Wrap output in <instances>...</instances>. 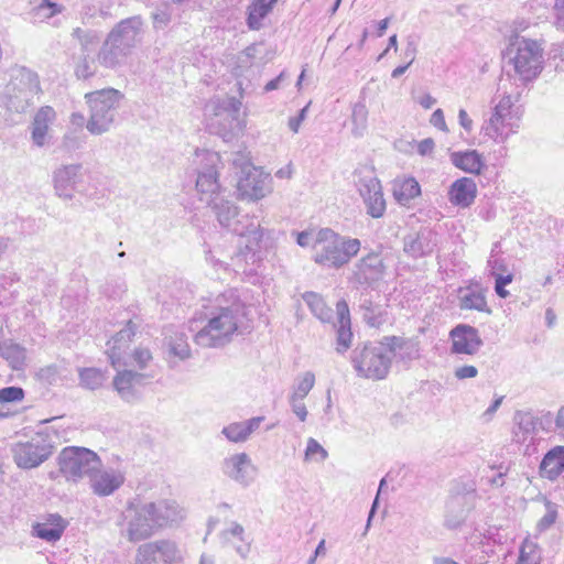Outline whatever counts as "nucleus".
I'll return each mask as SVG.
<instances>
[{"label": "nucleus", "instance_id": "obj_35", "mask_svg": "<svg viewBox=\"0 0 564 564\" xmlns=\"http://www.w3.org/2000/svg\"><path fill=\"white\" fill-rule=\"evenodd\" d=\"M72 37L79 44V53H97L101 46V32L93 29L75 28Z\"/></svg>", "mask_w": 564, "mask_h": 564}, {"label": "nucleus", "instance_id": "obj_20", "mask_svg": "<svg viewBox=\"0 0 564 564\" xmlns=\"http://www.w3.org/2000/svg\"><path fill=\"white\" fill-rule=\"evenodd\" d=\"M148 375L133 371H118L113 378L112 384L120 398L126 402H135L141 399V387L145 386Z\"/></svg>", "mask_w": 564, "mask_h": 564}, {"label": "nucleus", "instance_id": "obj_19", "mask_svg": "<svg viewBox=\"0 0 564 564\" xmlns=\"http://www.w3.org/2000/svg\"><path fill=\"white\" fill-rule=\"evenodd\" d=\"M142 26V18L133 15L117 23L107 36L130 53L140 41Z\"/></svg>", "mask_w": 564, "mask_h": 564}, {"label": "nucleus", "instance_id": "obj_55", "mask_svg": "<svg viewBox=\"0 0 564 564\" xmlns=\"http://www.w3.org/2000/svg\"><path fill=\"white\" fill-rule=\"evenodd\" d=\"M316 454H319V460H325L328 456L326 449L314 438H308L305 449V458L313 459Z\"/></svg>", "mask_w": 564, "mask_h": 564}, {"label": "nucleus", "instance_id": "obj_14", "mask_svg": "<svg viewBox=\"0 0 564 564\" xmlns=\"http://www.w3.org/2000/svg\"><path fill=\"white\" fill-rule=\"evenodd\" d=\"M359 195L366 206L367 214L372 218H381L387 208L380 181L369 173L357 181Z\"/></svg>", "mask_w": 564, "mask_h": 564}, {"label": "nucleus", "instance_id": "obj_21", "mask_svg": "<svg viewBox=\"0 0 564 564\" xmlns=\"http://www.w3.org/2000/svg\"><path fill=\"white\" fill-rule=\"evenodd\" d=\"M452 339V354L475 355L482 346L484 341L477 328L458 324L449 332Z\"/></svg>", "mask_w": 564, "mask_h": 564}, {"label": "nucleus", "instance_id": "obj_29", "mask_svg": "<svg viewBox=\"0 0 564 564\" xmlns=\"http://www.w3.org/2000/svg\"><path fill=\"white\" fill-rule=\"evenodd\" d=\"M540 476L551 481L564 471V446L557 445L546 452L539 467Z\"/></svg>", "mask_w": 564, "mask_h": 564}, {"label": "nucleus", "instance_id": "obj_10", "mask_svg": "<svg viewBox=\"0 0 564 564\" xmlns=\"http://www.w3.org/2000/svg\"><path fill=\"white\" fill-rule=\"evenodd\" d=\"M53 436L39 432L26 442H19L12 447L14 463L23 469H31L47 460L54 453Z\"/></svg>", "mask_w": 564, "mask_h": 564}, {"label": "nucleus", "instance_id": "obj_46", "mask_svg": "<svg viewBox=\"0 0 564 564\" xmlns=\"http://www.w3.org/2000/svg\"><path fill=\"white\" fill-rule=\"evenodd\" d=\"M368 109L365 104L357 102L352 108L351 122L354 124L352 134L361 137L367 128Z\"/></svg>", "mask_w": 564, "mask_h": 564}, {"label": "nucleus", "instance_id": "obj_33", "mask_svg": "<svg viewBox=\"0 0 564 564\" xmlns=\"http://www.w3.org/2000/svg\"><path fill=\"white\" fill-rule=\"evenodd\" d=\"M262 421L263 416H256L247 421L230 423L221 430V434L229 442H246L251 433L260 426Z\"/></svg>", "mask_w": 564, "mask_h": 564}, {"label": "nucleus", "instance_id": "obj_62", "mask_svg": "<svg viewBox=\"0 0 564 564\" xmlns=\"http://www.w3.org/2000/svg\"><path fill=\"white\" fill-rule=\"evenodd\" d=\"M431 124H433L435 128L446 132L448 131L447 124L445 122L444 112L442 109H436L430 119Z\"/></svg>", "mask_w": 564, "mask_h": 564}, {"label": "nucleus", "instance_id": "obj_27", "mask_svg": "<svg viewBox=\"0 0 564 564\" xmlns=\"http://www.w3.org/2000/svg\"><path fill=\"white\" fill-rule=\"evenodd\" d=\"M56 119V112L51 106L41 107L32 121L31 139L34 145L42 148L50 138V126Z\"/></svg>", "mask_w": 564, "mask_h": 564}, {"label": "nucleus", "instance_id": "obj_51", "mask_svg": "<svg viewBox=\"0 0 564 564\" xmlns=\"http://www.w3.org/2000/svg\"><path fill=\"white\" fill-rule=\"evenodd\" d=\"M24 390L21 387L10 386L0 389V403H14L24 399Z\"/></svg>", "mask_w": 564, "mask_h": 564}, {"label": "nucleus", "instance_id": "obj_53", "mask_svg": "<svg viewBox=\"0 0 564 564\" xmlns=\"http://www.w3.org/2000/svg\"><path fill=\"white\" fill-rule=\"evenodd\" d=\"M241 106L242 104L240 99L236 97H229L221 102L220 109L226 113L227 117H230L234 121H238Z\"/></svg>", "mask_w": 564, "mask_h": 564}, {"label": "nucleus", "instance_id": "obj_7", "mask_svg": "<svg viewBox=\"0 0 564 564\" xmlns=\"http://www.w3.org/2000/svg\"><path fill=\"white\" fill-rule=\"evenodd\" d=\"M216 214L219 224L228 228L232 232L247 238V249L254 252L260 248V242L263 237V229L260 227L259 221L251 220L248 225L241 226V221L237 219L239 213L238 208L229 200L219 197L214 199L209 205Z\"/></svg>", "mask_w": 564, "mask_h": 564}, {"label": "nucleus", "instance_id": "obj_38", "mask_svg": "<svg viewBox=\"0 0 564 564\" xmlns=\"http://www.w3.org/2000/svg\"><path fill=\"white\" fill-rule=\"evenodd\" d=\"M302 299L321 322L328 323L333 319V310L327 306L322 295L315 292H305L302 294Z\"/></svg>", "mask_w": 564, "mask_h": 564}, {"label": "nucleus", "instance_id": "obj_58", "mask_svg": "<svg viewBox=\"0 0 564 564\" xmlns=\"http://www.w3.org/2000/svg\"><path fill=\"white\" fill-rule=\"evenodd\" d=\"M152 356L149 349L138 348L133 351V359L140 369H144Z\"/></svg>", "mask_w": 564, "mask_h": 564}, {"label": "nucleus", "instance_id": "obj_41", "mask_svg": "<svg viewBox=\"0 0 564 564\" xmlns=\"http://www.w3.org/2000/svg\"><path fill=\"white\" fill-rule=\"evenodd\" d=\"M64 7L53 0H41L30 12L34 22H45L48 19L62 13Z\"/></svg>", "mask_w": 564, "mask_h": 564}, {"label": "nucleus", "instance_id": "obj_17", "mask_svg": "<svg viewBox=\"0 0 564 564\" xmlns=\"http://www.w3.org/2000/svg\"><path fill=\"white\" fill-rule=\"evenodd\" d=\"M382 344L387 346L389 355L397 362L402 364L406 368L411 364L421 358V345L416 337L404 336H383Z\"/></svg>", "mask_w": 564, "mask_h": 564}, {"label": "nucleus", "instance_id": "obj_8", "mask_svg": "<svg viewBox=\"0 0 564 564\" xmlns=\"http://www.w3.org/2000/svg\"><path fill=\"white\" fill-rule=\"evenodd\" d=\"M232 164L239 167L237 192L242 199L258 200L271 192L269 174L256 167L248 159L237 154Z\"/></svg>", "mask_w": 564, "mask_h": 564}, {"label": "nucleus", "instance_id": "obj_36", "mask_svg": "<svg viewBox=\"0 0 564 564\" xmlns=\"http://www.w3.org/2000/svg\"><path fill=\"white\" fill-rule=\"evenodd\" d=\"M90 477L94 492L101 497L111 495L123 482V477L113 473L105 471L99 475L93 474Z\"/></svg>", "mask_w": 564, "mask_h": 564}, {"label": "nucleus", "instance_id": "obj_57", "mask_svg": "<svg viewBox=\"0 0 564 564\" xmlns=\"http://www.w3.org/2000/svg\"><path fill=\"white\" fill-rule=\"evenodd\" d=\"M487 267L489 268V272L492 276L496 275H505L503 273L508 272V265L503 259L494 258V254H490Z\"/></svg>", "mask_w": 564, "mask_h": 564}, {"label": "nucleus", "instance_id": "obj_4", "mask_svg": "<svg viewBox=\"0 0 564 564\" xmlns=\"http://www.w3.org/2000/svg\"><path fill=\"white\" fill-rule=\"evenodd\" d=\"M122 98L123 95L115 88H105L85 95L89 107L86 128L91 134H102L110 129Z\"/></svg>", "mask_w": 564, "mask_h": 564}, {"label": "nucleus", "instance_id": "obj_43", "mask_svg": "<svg viewBox=\"0 0 564 564\" xmlns=\"http://www.w3.org/2000/svg\"><path fill=\"white\" fill-rule=\"evenodd\" d=\"M420 194H421L420 184L413 177H409V178L404 180L400 184L399 188L394 189V197L402 205L409 204L410 200H412Z\"/></svg>", "mask_w": 564, "mask_h": 564}, {"label": "nucleus", "instance_id": "obj_40", "mask_svg": "<svg viewBox=\"0 0 564 564\" xmlns=\"http://www.w3.org/2000/svg\"><path fill=\"white\" fill-rule=\"evenodd\" d=\"M272 11V9L264 3V0H254L247 9V25L250 30H260L262 28V20Z\"/></svg>", "mask_w": 564, "mask_h": 564}, {"label": "nucleus", "instance_id": "obj_1", "mask_svg": "<svg viewBox=\"0 0 564 564\" xmlns=\"http://www.w3.org/2000/svg\"><path fill=\"white\" fill-rule=\"evenodd\" d=\"M231 302L223 306H215L209 315L207 324L195 335V343L202 347H223L231 340V336L238 329L240 318L245 316L246 305L230 291Z\"/></svg>", "mask_w": 564, "mask_h": 564}, {"label": "nucleus", "instance_id": "obj_63", "mask_svg": "<svg viewBox=\"0 0 564 564\" xmlns=\"http://www.w3.org/2000/svg\"><path fill=\"white\" fill-rule=\"evenodd\" d=\"M83 144V139L75 133H66L63 138V145L67 150L79 149Z\"/></svg>", "mask_w": 564, "mask_h": 564}, {"label": "nucleus", "instance_id": "obj_37", "mask_svg": "<svg viewBox=\"0 0 564 564\" xmlns=\"http://www.w3.org/2000/svg\"><path fill=\"white\" fill-rule=\"evenodd\" d=\"M0 356L9 362L12 369L19 370L25 364L26 350L13 340L4 339L0 341Z\"/></svg>", "mask_w": 564, "mask_h": 564}, {"label": "nucleus", "instance_id": "obj_31", "mask_svg": "<svg viewBox=\"0 0 564 564\" xmlns=\"http://www.w3.org/2000/svg\"><path fill=\"white\" fill-rule=\"evenodd\" d=\"M337 310V347L336 350L339 354L345 352L351 344V328H350V315L349 307L345 300H340L336 304Z\"/></svg>", "mask_w": 564, "mask_h": 564}, {"label": "nucleus", "instance_id": "obj_11", "mask_svg": "<svg viewBox=\"0 0 564 564\" xmlns=\"http://www.w3.org/2000/svg\"><path fill=\"white\" fill-rule=\"evenodd\" d=\"M182 553L172 540H156L141 544L137 550L134 564H176Z\"/></svg>", "mask_w": 564, "mask_h": 564}, {"label": "nucleus", "instance_id": "obj_56", "mask_svg": "<svg viewBox=\"0 0 564 564\" xmlns=\"http://www.w3.org/2000/svg\"><path fill=\"white\" fill-rule=\"evenodd\" d=\"M513 280L512 273H507L505 275H496L495 276V292L501 299H506L509 296V291L506 290V285L510 284Z\"/></svg>", "mask_w": 564, "mask_h": 564}, {"label": "nucleus", "instance_id": "obj_13", "mask_svg": "<svg viewBox=\"0 0 564 564\" xmlns=\"http://www.w3.org/2000/svg\"><path fill=\"white\" fill-rule=\"evenodd\" d=\"M386 264L377 252H369L359 259L352 269L350 281L361 288L373 289L384 276Z\"/></svg>", "mask_w": 564, "mask_h": 564}, {"label": "nucleus", "instance_id": "obj_49", "mask_svg": "<svg viewBox=\"0 0 564 564\" xmlns=\"http://www.w3.org/2000/svg\"><path fill=\"white\" fill-rule=\"evenodd\" d=\"M151 18L155 30H164L172 21V8L169 4H162L151 13Z\"/></svg>", "mask_w": 564, "mask_h": 564}, {"label": "nucleus", "instance_id": "obj_6", "mask_svg": "<svg viewBox=\"0 0 564 564\" xmlns=\"http://www.w3.org/2000/svg\"><path fill=\"white\" fill-rule=\"evenodd\" d=\"M506 56L523 82L534 79L543 69V48L534 40H518L507 48Z\"/></svg>", "mask_w": 564, "mask_h": 564}, {"label": "nucleus", "instance_id": "obj_18", "mask_svg": "<svg viewBox=\"0 0 564 564\" xmlns=\"http://www.w3.org/2000/svg\"><path fill=\"white\" fill-rule=\"evenodd\" d=\"M221 470L231 480L248 487L257 476V468L246 453L234 454L221 463Z\"/></svg>", "mask_w": 564, "mask_h": 564}, {"label": "nucleus", "instance_id": "obj_48", "mask_svg": "<svg viewBox=\"0 0 564 564\" xmlns=\"http://www.w3.org/2000/svg\"><path fill=\"white\" fill-rule=\"evenodd\" d=\"M315 384V375L312 371H306L294 386L291 397L295 400H304Z\"/></svg>", "mask_w": 564, "mask_h": 564}, {"label": "nucleus", "instance_id": "obj_32", "mask_svg": "<svg viewBox=\"0 0 564 564\" xmlns=\"http://www.w3.org/2000/svg\"><path fill=\"white\" fill-rule=\"evenodd\" d=\"M449 158L455 167L469 174L479 175L486 166L482 154L477 150L455 151Z\"/></svg>", "mask_w": 564, "mask_h": 564}, {"label": "nucleus", "instance_id": "obj_16", "mask_svg": "<svg viewBox=\"0 0 564 564\" xmlns=\"http://www.w3.org/2000/svg\"><path fill=\"white\" fill-rule=\"evenodd\" d=\"M438 235L430 227H421L403 237V252L412 259L431 256L438 243Z\"/></svg>", "mask_w": 564, "mask_h": 564}, {"label": "nucleus", "instance_id": "obj_23", "mask_svg": "<svg viewBox=\"0 0 564 564\" xmlns=\"http://www.w3.org/2000/svg\"><path fill=\"white\" fill-rule=\"evenodd\" d=\"M137 325L129 321L110 340L107 341L106 354L113 368L126 365L124 356L130 347L132 337L135 335Z\"/></svg>", "mask_w": 564, "mask_h": 564}, {"label": "nucleus", "instance_id": "obj_39", "mask_svg": "<svg viewBox=\"0 0 564 564\" xmlns=\"http://www.w3.org/2000/svg\"><path fill=\"white\" fill-rule=\"evenodd\" d=\"M97 53H78L74 73L78 79H88L98 73Z\"/></svg>", "mask_w": 564, "mask_h": 564}, {"label": "nucleus", "instance_id": "obj_9", "mask_svg": "<svg viewBox=\"0 0 564 564\" xmlns=\"http://www.w3.org/2000/svg\"><path fill=\"white\" fill-rule=\"evenodd\" d=\"M100 465L98 455L85 447H65L58 455L59 470L68 480L93 476Z\"/></svg>", "mask_w": 564, "mask_h": 564}, {"label": "nucleus", "instance_id": "obj_42", "mask_svg": "<svg viewBox=\"0 0 564 564\" xmlns=\"http://www.w3.org/2000/svg\"><path fill=\"white\" fill-rule=\"evenodd\" d=\"M80 387L89 390H96L104 384L105 375L98 368H80L78 370Z\"/></svg>", "mask_w": 564, "mask_h": 564}, {"label": "nucleus", "instance_id": "obj_22", "mask_svg": "<svg viewBox=\"0 0 564 564\" xmlns=\"http://www.w3.org/2000/svg\"><path fill=\"white\" fill-rule=\"evenodd\" d=\"M144 505L151 514V523L155 525L156 531L177 524L183 519L182 509L174 500H159Z\"/></svg>", "mask_w": 564, "mask_h": 564}, {"label": "nucleus", "instance_id": "obj_28", "mask_svg": "<svg viewBox=\"0 0 564 564\" xmlns=\"http://www.w3.org/2000/svg\"><path fill=\"white\" fill-rule=\"evenodd\" d=\"M477 196V185L470 177L456 180L448 189V200L457 207L466 208L474 204Z\"/></svg>", "mask_w": 564, "mask_h": 564}, {"label": "nucleus", "instance_id": "obj_61", "mask_svg": "<svg viewBox=\"0 0 564 564\" xmlns=\"http://www.w3.org/2000/svg\"><path fill=\"white\" fill-rule=\"evenodd\" d=\"M290 404L292 406V411L299 417L301 422H304L307 416V410L303 400H295L293 397H290Z\"/></svg>", "mask_w": 564, "mask_h": 564}, {"label": "nucleus", "instance_id": "obj_47", "mask_svg": "<svg viewBox=\"0 0 564 564\" xmlns=\"http://www.w3.org/2000/svg\"><path fill=\"white\" fill-rule=\"evenodd\" d=\"M538 544L529 539H525L519 551V558L517 564H540V555L538 554Z\"/></svg>", "mask_w": 564, "mask_h": 564}, {"label": "nucleus", "instance_id": "obj_34", "mask_svg": "<svg viewBox=\"0 0 564 564\" xmlns=\"http://www.w3.org/2000/svg\"><path fill=\"white\" fill-rule=\"evenodd\" d=\"M513 441L522 444L532 437L536 431L538 419L527 411H517L513 415Z\"/></svg>", "mask_w": 564, "mask_h": 564}, {"label": "nucleus", "instance_id": "obj_64", "mask_svg": "<svg viewBox=\"0 0 564 564\" xmlns=\"http://www.w3.org/2000/svg\"><path fill=\"white\" fill-rule=\"evenodd\" d=\"M554 432L564 441V405L558 409L554 419Z\"/></svg>", "mask_w": 564, "mask_h": 564}, {"label": "nucleus", "instance_id": "obj_25", "mask_svg": "<svg viewBox=\"0 0 564 564\" xmlns=\"http://www.w3.org/2000/svg\"><path fill=\"white\" fill-rule=\"evenodd\" d=\"M471 495L455 494L451 495L445 505L444 525L448 529L460 527L469 510L473 508Z\"/></svg>", "mask_w": 564, "mask_h": 564}, {"label": "nucleus", "instance_id": "obj_45", "mask_svg": "<svg viewBox=\"0 0 564 564\" xmlns=\"http://www.w3.org/2000/svg\"><path fill=\"white\" fill-rule=\"evenodd\" d=\"M506 119L502 115L492 111L490 118L482 126L485 134L491 139L498 140L500 138V141H505L508 137V133L503 135Z\"/></svg>", "mask_w": 564, "mask_h": 564}, {"label": "nucleus", "instance_id": "obj_30", "mask_svg": "<svg viewBox=\"0 0 564 564\" xmlns=\"http://www.w3.org/2000/svg\"><path fill=\"white\" fill-rule=\"evenodd\" d=\"M129 54V52L106 36L97 52V61L100 66L115 69L124 63Z\"/></svg>", "mask_w": 564, "mask_h": 564}, {"label": "nucleus", "instance_id": "obj_60", "mask_svg": "<svg viewBox=\"0 0 564 564\" xmlns=\"http://www.w3.org/2000/svg\"><path fill=\"white\" fill-rule=\"evenodd\" d=\"M512 107V99L510 96H505L500 99V101L494 107L492 111L502 115L503 117L510 116V109Z\"/></svg>", "mask_w": 564, "mask_h": 564}, {"label": "nucleus", "instance_id": "obj_12", "mask_svg": "<svg viewBox=\"0 0 564 564\" xmlns=\"http://www.w3.org/2000/svg\"><path fill=\"white\" fill-rule=\"evenodd\" d=\"M82 164L62 165L53 172L55 194L63 199H72L74 193L86 194Z\"/></svg>", "mask_w": 564, "mask_h": 564}, {"label": "nucleus", "instance_id": "obj_3", "mask_svg": "<svg viewBox=\"0 0 564 564\" xmlns=\"http://www.w3.org/2000/svg\"><path fill=\"white\" fill-rule=\"evenodd\" d=\"M351 362L359 377L382 380L387 378L392 365V357L387 346L379 341H367L357 345L351 352Z\"/></svg>", "mask_w": 564, "mask_h": 564}, {"label": "nucleus", "instance_id": "obj_5", "mask_svg": "<svg viewBox=\"0 0 564 564\" xmlns=\"http://www.w3.org/2000/svg\"><path fill=\"white\" fill-rule=\"evenodd\" d=\"M40 90L37 74L26 67H20L14 70L6 86L1 104L8 111L23 113L33 105L34 97Z\"/></svg>", "mask_w": 564, "mask_h": 564}, {"label": "nucleus", "instance_id": "obj_24", "mask_svg": "<svg viewBox=\"0 0 564 564\" xmlns=\"http://www.w3.org/2000/svg\"><path fill=\"white\" fill-rule=\"evenodd\" d=\"M68 525L58 513H46L32 524V535L48 543L57 542Z\"/></svg>", "mask_w": 564, "mask_h": 564}, {"label": "nucleus", "instance_id": "obj_52", "mask_svg": "<svg viewBox=\"0 0 564 564\" xmlns=\"http://www.w3.org/2000/svg\"><path fill=\"white\" fill-rule=\"evenodd\" d=\"M61 369L56 364H51L40 368L36 372L37 379L46 384H53L57 381Z\"/></svg>", "mask_w": 564, "mask_h": 564}, {"label": "nucleus", "instance_id": "obj_15", "mask_svg": "<svg viewBox=\"0 0 564 564\" xmlns=\"http://www.w3.org/2000/svg\"><path fill=\"white\" fill-rule=\"evenodd\" d=\"M205 166L198 171L196 180V189L200 194V200L207 205H212L214 199H218V191L220 185L218 183V173L216 164L219 161V155L216 152H206L204 155Z\"/></svg>", "mask_w": 564, "mask_h": 564}, {"label": "nucleus", "instance_id": "obj_50", "mask_svg": "<svg viewBox=\"0 0 564 564\" xmlns=\"http://www.w3.org/2000/svg\"><path fill=\"white\" fill-rule=\"evenodd\" d=\"M546 513L539 520L536 530L544 532L549 530L556 521L557 518V506L556 503L545 500Z\"/></svg>", "mask_w": 564, "mask_h": 564}, {"label": "nucleus", "instance_id": "obj_44", "mask_svg": "<svg viewBox=\"0 0 564 564\" xmlns=\"http://www.w3.org/2000/svg\"><path fill=\"white\" fill-rule=\"evenodd\" d=\"M459 307L462 310H476L491 314V308L487 305L485 295L481 292L470 291L460 297Z\"/></svg>", "mask_w": 564, "mask_h": 564}, {"label": "nucleus", "instance_id": "obj_2", "mask_svg": "<svg viewBox=\"0 0 564 564\" xmlns=\"http://www.w3.org/2000/svg\"><path fill=\"white\" fill-rule=\"evenodd\" d=\"M361 248V242L357 238L341 236L329 228L319 230L315 254V263L329 269H339L349 263L356 257Z\"/></svg>", "mask_w": 564, "mask_h": 564}, {"label": "nucleus", "instance_id": "obj_54", "mask_svg": "<svg viewBox=\"0 0 564 564\" xmlns=\"http://www.w3.org/2000/svg\"><path fill=\"white\" fill-rule=\"evenodd\" d=\"M359 307L361 311H364L362 317L368 325L373 327L379 323L377 315H376V310H375V306H373L371 300H369V299L361 300Z\"/></svg>", "mask_w": 564, "mask_h": 564}, {"label": "nucleus", "instance_id": "obj_59", "mask_svg": "<svg viewBox=\"0 0 564 564\" xmlns=\"http://www.w3.org/2000/svg\"><path fill=\"white\" fill-rule=\"evenodd\" d=\"M478 375V370L475 366L464 365L455 369V377L459 380L475 378Z\"/></svg>", "mask_w": 564, "mask_h": 564}, {"label": "nucleus", "instance_id": "obj_26", "mask_svg": "<svg viewBox=\"0 0 564 564\" xmlns=\"http://www.w3.org/2000/svg\"><path fill=\"white\" fill-rule=\"evenodd\" d=\"M131 510L133 511V516L130 518L127 528L129 541H142L156 532L155 525L151 523V514L145 505Z\"/></svg>", "mask_w": 564, "mask_h": 564}]
</instances>
